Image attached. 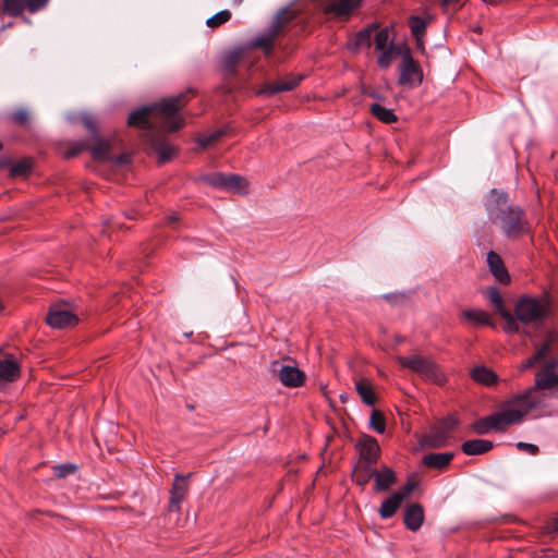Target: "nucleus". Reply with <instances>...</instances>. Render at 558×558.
I'll use <instances>...</instances> for the list:
<instances>
[{
	"mask_svg": "<svg viewBox=\"0 0 558 558\" xmlns=\"http://www.w3.org/2000/svg\"><path fill=\"white\" fill-rule=\"evenodd\" d=\"M192 90L181 93L149 106H143L132 111L128 124L146 131L161 129L167 132H174L183 128L184 120L179 116L180 110L189 100L187 95Z\"/></svg>",
	"mask_w": 558,
	"mask_h": 558,
	"instance_id": "obj_2",
	"label": "nucleus"
},
{
	"mask_svg": "<svg viewBox=\"0 0 558 558\" xmlns=\"http://www.w3.org/2000/svg\"><path fill=\"white\" fill-rule=\"evenodd\" d=\"M548 310L549 307L545 300L523 296L517 302L514 314L520 323L526 325L542 322L546 318Z\"/></svg>",
	"mask_w": 558,
	"mask_h": 558,
	"instance_id": "obj_7",
	"label": "nucleus"
},
{
	"mask_svg": "<svg viewBox=\"0 0 558 558\" xmlns=\"http://www.w3.org/2000/svg\"><path fill=\"white\" fill-rule=\"evenodd\" d=\"M515 447L521 451H526L527 453L535 456L538 453L539 449L534 444H529L524 441L517 442Z\"/></svg>",
	"mask_w": 558,
	"mask_h": 558,
	"instance_id": "obj_49",
	"label": "nucleus"
},
{
	"mask_svg": "<svg viewBox=\"0 0 558 558\" xmlns=\"http://www.w3.org/2000/svg\"><path fill=\"white\" fill-rule=\"evenodd\" d=\"M46 322L52 328L62 329L75 326L78 318L66 305L54 304L50 307Z\"/></svg>",
	"mask_w": 558,
	"mask_h": 558,
	"instance_id": "obj_9",
	"label": "nucleus"
},
{
	"mask_svg": "<svg viewBox=\"0 0 558 558\" xmlns=\"http://www.w3.org/2000/svg\"><path fill=\"white\" fill-rule=\"evenodd\" d=\"M375 472L376 470L369 464L356 463L353 469V482L364 487L375 476Z\"/></svg>",
	"mask_w": 558,
	"mask_h": 558,
	"instance_id": "obj_29",
	"label": "nucleus"
},
{
	"mask_svg": "<svg viewBox=\"0 0 558 558\" xmlns=\"http://www.w3.org/2000/svg\"><path fill=\"white\" fill-rule=\"evenodd\" d=\"M23 20H24V22H25V23H27V24H29V23H31V20H29V19H27V17H23Z\"/></svg>",
	"mask_w": 558,
	"mask_h": 558,
	"instance_id": "obj_56",
	"label": "nucleus"
},
{
	"mask_svg": "<svg viewBox=\"0 0 558 558\" xmlns=\"http://www.w3.org/2000/svg\"><path fill=\"white\" fill-rule=\"evenodd\" d=\"M474 381L485 386L494 385L497 381V375L486 366H476L471 372Z\"/></svg>",
	"mask_w": 558,
	"mask_h": 558,
	"instance_id": "obj_31",
	"label": "nucleus"
},
{
	"mask_svg": "<svg viewBox=\"0 0 558 558\" xmlns=\"http://www.w3.org/2000/svg\"><path fill=\"white\" fill-rule=\"evenodd\" d=\"M459 425L460 420L453 414H448L436 422L429 430L423 435L421 445L433 449L446 447Z\"/></svg>",
	"mask_w": 558,
	"mask_h": 558,
	"instance_id": "obj_4",
	"label": "nucleus"
},
{
	"mask_svg": "<svg viewBox=\"0 0 558 558\" xmlns=\"http://www.w3.org/2000/svg\"><path fill=\"white\" fill-rule=\"evenodd\" d=\"M430 22V17L425 20L418 15H411L409 17V27L413 37L415 38L417 46L423 47V37L425 36L426 28L428 23Z\"/></svg>",
	"mask_w": 558,
	"mask_h": 558,
	"instance_id": "obj_25",
	"label": "nucleus"
},
{
	"mask_svg": "<svg viewBox=\"0 0 558 558\" xmlns=\"http://www.w3.org/2000/svg\"><path fill=\"white\" fill-rule=\"evenodd\" d=\"M247 51L248 50L246 47H238L227 52L223 57L225 69L228 72L233 73L235 71L238 63L245 57Z\"/></svg>",
	"mask_w": 558,
	"mask_h": 558,
	"instance_id": "obj_32",
	"label": "nucleus"
},
{
	"mask_svg": "<svg viewBox=\"0 0 558 558\" xmlns=\"http://www.w3.org/2000/svg\"><path fill=\"white\" fill-rule=\"evenodd\" d=\"M48 2L49 0H3L0 13L21 16L25 9L31 13H36L43 10Z\"/></svg>",
	"mask_w": 558,
	"mask_h": 558,
	"instance_id": "obj_11",
	"label": "nucleus"
},
{
	"mask_svg": "<svg viewBox=\"0 0 558 558\" xmlns=\"http://www.w3.org/2000/svg\"><path fill=\"white\" fill-rule=\"evenodd\" d=\"M355 389L365 404L374 405L376 403L377 398L373 385L368 379L363 378L356 381Z\"/></svg>",
	"mask_w": 558,
	"mask_h": 558,
	"instance_id": "obj_30",
	"label": "nucleus"
},
{
	"mask_svg": "<svg viewBox=\"0 0 558 558\" xmlns=\"http://www.w3.org/2000/svg\"><path fill=\"white\" fill-rule=\"evenodd\" d=\"M485 209L488 219L501 229L507 239L517 240L530 233V222L524 210L510 204L506 192L493 189Z\"/></svg>",
	"mask_w": 558,
	"mask_h": 558,
	"instance_id": "obj_3",
	"label": "nucleus"
},
{
	"mask_svg": "<svg viewBox=\"0 0 558 558\" xmlns=\"http://www.w3.org/2000/svg\"><path fill=\"white\" fill-rule=\"evenodd\" d=\"M498 0H486V3L494 5L497 4Z\"/></svg>",
	"mask_w": 558,
	"mask_h": 558,
	"instance_id": "obj_53",
	"label": "nucleus"
},
{
	"mask_svg": "<svg viewBox=\"0 0 558 558\" xmlns=\"http://www.w3.org/2000/svg\"><path fill=\"white\" fill-rule=\"evenodd\" d=\"M416 486L417 482L413 480H408V482L401 488L395 492V494L400 496L401 499L404 501L414 492Z\"/></svg>",
	"mask_w": 558,
	"mask_h": 558,
	"instance_id": "obj_47",
	"label": "nucleus"
},
{
	"mask_svg": "<svg viewBox=\"0 0 558 558\" xmlns=\"http://www.w3.org/2000/svg\"><path fill=\"white\" fill-rule=\"evenodd\" d=\"M377 31L376 24H371L361 31H359L354 37V39L350 43L351 49H357L360 47L369 48L372 46V36L373 33Z\"/></svg>",
	"mask_w": 558,
	"mask_h": 558,
	"instance_id": "obj_28",
	"label": "nucleus"
},
{
	"mask_svg": "<svg viewBox=\"0 0 558 558\" xmlns=\"http://www.w3.org/2000/svg\"><path fill=\"white\" fill-rule=\"evenodd\" d=\"M118 161H119L120 163H123V162H124V160H123V158H122V157H120Z\"/></svg>",
	"mask_w": 558,
	"mask_h": 558,
	"instance_id": "obj_58",
	"label": "nucleus"
},
{
	"mask_svg": "<svg viewBox=\"0 0 558 558\" xmlns=\"http://www.w3.org/2000/svg\"><path fill=\"white\" fill-rule=\"evenodd\" d=\"M514 411H509L504 405L501 410L497 411L489 416L494 432L504 433L508 426L519 424L520 415Z\"/></svg>",
	"mask_w": 558,
	"mask_h": 558,
	"instance_id": "obj_17",
	"label": "nucleus"
},
{
	"mask_svg": "<svg viewBox=\"0 0 558 558\" xmlns=\"http://www.w3.org/2000/svg\"><path fill=\"white\" fill-rule=\"evenodd\" d=\"M462 317L465 318L468 322L473 324L474 326H490L495 327L493 324L490 316L487 312L483 310H476V308H470L464 310L462 312Z\"/></svg>",
	"mask_w": 558,
	"mask_h": 558,
	"instance_id": "obj_27",
	"label": "nucleus"
},
{
	"mask_svg": "<svg viewBox=\"0 0 558 558\" xmlns=\"http://www.w3.org/2000/svg\"><path fill=\"white\" fill-rule=\"evenodd\" d=\"M362 0H325L324 11L337 19H348Z\"/></svg>",
	"mask_w": 558,
	"mask_h": 558,
	"instance_id": "obj_15",
	"label": "nucleus"
},
{
	"mask_svg": "<svg viewBox=\"0 0 558 558\" xmlns=\"http://www.w3.org/2000/svg\"><path fill=\"white\" fill-rule=\"evenodd\" d=\"M374 490L375 492H387L397 481L396 473L388 466L376 470L374 476Z\"/></svg>",
	"mask_w": 558,
	"mask_h": 558,
	"instance_id": "obj_23",
	"label": "nucleus"
},
{
	"mask_svg": "<svg viewBox=\"0 0 558 558\" xmlns=\"http://www.w3.org/2000/svg\"><path fill=\"white\" fill-rule=\"evenodd\" d=\"M446 2H458L459 0H445Z\"/></svg>",
	"mask_w": 558,
	"mask_h": 558,
	"instance_id": "obj_57",
	"label": "nucleus"
},
{
	"mask_svg": "<svg viewBox=\"0 0 558 558\" xmlns=\"http://www.w3.org/2000/svg\"><path fill=\"white\" fill-rule=\"evenodd\" d=\"M32 170V161L27 158L17 160L11 166L10 172L13 177L27 175Z\"/></svg>",
	"mask_w": 558,
	"mask_h": 558,
	"instance_id": "obj_37",
	"label": "nucleus"
},
{
	"mask_svg": "<svg viewBox=\"0 0 558 558\" xmlns=\"http://www.w3.org/2000/svg\"><path fill=\"white\" fill-rule=\"evenodd\" d=\"M423 82L421 65L413 59L410 50L402 54L398 83L402 86L416 87Z\"/></svg>",
	"mask_w": 558,
	"mask_h": 558,
	"instance_id": "obj_8",
	"label": "nucleus"
},
{
	"mask_svg": "<svg viewBox=\"0 0 558 558\" xmlns=\"http://www.w3.org/2000/svg\"><path fill=\"white\" fill-rule=\"evenodd\" d=\"M500 316L505 319L506 322V326H505V330L507 332H518L519 331V325H518V318L517 316L512 315L509 311H502L500 313Z\"/></svg>",
	"mask_w": 558,
	"mask_h": 558,
	"instance_id": "obj_41",
	"label": "nucleus"
},
{
	"mask_svg": "<svg viewBox=\"0 0 558 558\" xmlns=\"http://www.w3.org/2000/svg\"><path fill=\"white\" fill-rule=\"evenodd\" d=\"M93 144L88 145V151L96 161H110L113 160L111 154V144L109 141L102 138L100 135L92 138Z\"/></svg>",
	"mask_w": 558,
	"mask_h": 558,
	"instance_id": "obj_21",
	"label": "nucleus"
},
{
	"mask_svg": "<svg viewBox=\"0 0 558 558\" xmlns=\"http://www.w3.org/2000/svg\"><path fill=\"white\" fill-rule=\"evenodd\" d=\"M472 429L478 435H486L494 430L488 415L475 421L472 425Z\"/></svg>",
	"mask_w": 558,
	"mask_h": 558,
	"instance_id": "obj_40",
	"label": "nucleus"
},
{
	"mask_svg": "<svg viewBox=\"0 0 558 558\" xmlns=\"http://www.w3.org/2000/svg\"><path fill=\"white\" fill-rule=\"evenodd\" d=\"M11 120L21 126L27 125L29 122V113L26 109H19L11 113Z\"/></svg>",
	"mask_w": 558,
	"mask_h": 558,
	"instance_id": "obj_46",
	"label": "nucleus"
},
{
	"mask_svg": "<svg viewBox=\"0 0 558 558\" xmlns=\"http://www.w3.org/2000/svg\"><path fill=\"white\" fill-rule=\"evenodd\" d=\"M226 134L225 130H217L208 135H205L198 140V145L202 148H207L214 143H216L219 138H221Z\"/></svg>",
	"mask_w": 558,
	"mask_h": 558,
	"instance_id": "obj_42",
	"label": "nucleus"
},
{
	"mask_svg": "<svg viewBox=\"0 0 558 558\" xmlns=\"http://www.w3.org/2000/svg\"><path fill=\"white\" fill-rule=\"evenodd\" d=\"M369 426L378 434H384L386 430V418L379 410H373L369 418Z\"/></svg>",
	"mask_w": 558,
	"mask_h": 558,
	"instance_id": "obj_38",
	"label": "nucleus"
},
{
	"mask_svg": "<svg viewBox=\"0 0 558 558\" xmlns=\"http://www.w3.org/2000/svg\"><path fill=\"white\" fill-rule=\"evenodd\" d=\"M487 265L489 271L499 283L508 284L510 282V276L504 260L496 252L489 251L487 253Z\"/></svg>",
	"mask_w": 558,
	"mask_h": 558,
	"instance_id": "obj_20",
	"label": "nucleus"
},
{
	"mask_svg": "<svg viewBox=\"0 0 558 558\" xmlns=\"http://www.w3.org/2000/svg\"><path fill=\"white\" fill-rule=\"evenodd\" d=\"M190 476L191 473L187 475L177 474L174 476L170 490V500L168 506L169 511L179 512L181 510V504L185 499L189 492L187 480Z\"/></svg>",
	"mask_w": 558,
	"mask_h": 558,
	"instance_id": "obj_13",
	"label": "nucleus"
},
{
	"mask_svg": "<svg viewBox=\"0 0 558 558\" xmlns=\"http://www.w3.org/2000/svg\"><path fill=\"white\" fill-rule=\"evenodd\" d=\"M424 522V509L418 502L407 506L403 514V523L409 531L416 532Z\"/></svg>",
	"mask_w": 558,
	"mask_h": 558,
	"instance_id": "obj_19",
	"label": "nucleus"
},
{
	"mask_svg": "<svg viewBox=\"0 0 558 558\" xmlns=\"http://www.w3.org/2000/svg\"><path fill=\"white\" fill-rule=\"evenodd\" d=\"M396 341H397V343H401V342H403V341H404V338H403V337H398V338L396 339Z\"/></svg>",
	"mask_w": 558,
	"mask_h": 558,
	"instance_id": "obj_55",
	"label": "nucleus"
},
{
	"mask_svg": "<svg viewBox=\"0 0 558 558\" xmlns=\"http://www.w3.org/2000/svg\"><path fill=\"white\" fill-rule=\"evenodd\" d=\"M243 2V0H233V5H240Z\"/></svg>",
	"mask_w": 558,
	"mask_h": 558,
	"instance_id": "obj_54",
	"label": "nucleus"
},
{
	"mask_svg": "<svg viewBox=\"0 0 558 558\" xmlns=\"http://www.w3.org/2000/svg\"><path fill=\"white\" fill-rule=\"evenodd\" d=\"M486 298L494 305L497 313L506 311L500 291L496 287H489L485 292Z\"/></svg>",
	"mask_w": 558,
	"mask_h": 558,
	"instance_id": "obj_36",
	"label": "nucleus"
},
{
	"mask_svg": "<svg viewBox=\"0 0 558 558\" xmlns=\"http://www.w3.org/2000/svg\"><path fill=\"white\" fill-rule=\"evenodd\" d=\"M374 44L377 51L388 48L390 44H395L390 38V31L388 27L381 28L376 33Z\"/></svg>",
	"mask_w": 558,
	"mask_h": 558,
	"instance_id": "obj_35",
	"label": "nucleus"
},
{
	"mask_svg": "<svg viewBox=\"0 0 558 558\" xmlns=\"http://www.w3.org/2000/svg\"><path fill=\"white\" fill-rule=\"evenodd\" d=\"M76 470L77 466L73 463H62L53 466V473L59 478L73 474Z\"/></svg>",
	"mask_w": 558,
	"mask_h": 558,
	"instance_id": "obj_43",
	"label": "nucleus"
},
{
	"mask_svg": "<svg viewBox=\"0 0 558 558\" xmlns=\"http://www.w3.org/2000/svg\"><path fill=\"white\" fill-rule=\"evenodd\" d=\"M231 16L232 14L229 10L219 11L206 21V25L210 28H217L227 23Z\"/></svg>",
	"mask_w": 558,
	"mask_h": 558,
	"instance_id": "obj_39",
	"label": "nucleus"
},
{
	"mask_svg": "<svg viewBox=\"0 0 558 558\" xmlns=\"http://www.w3.org/2000/svg\"><path fill=\"white\" fill-rule=\"evenodd\" d=\"M291 16L287 9L281 10L275 16L271 25L260 35L253 38L245 47L250 49H262L266 56H270L274 51L275 40L282 32L284 25L290 21Z\"/></svg>",
	"mask_w": 558,
	"mask_h": 558,
	"instance_id": "obj_5",
	"label": "nucleus"
},
{
	"mask_svg": "<svg viewBox=\"0 0 558 558\" xmlns=\"http://www.w3.org/2000/svg\"><path fill=\"white\" fill-rule=\"evenodd\" d=\"M397 361L402 367L409 368L424 378L429 379L436 375V365L422 355L398 356Z\"/></svg>",
	"mask_w": 558,
	"mask_h": 558,
	"instance_id": "obj_12",
	"label": "nucleus"
},
{
	"mask_svg": "<svg viewBox=\"0 0 558 558\" xmlns=\"http://www.w3.org/2000/svg\"><path fill=\"white\" fill-rule=\"evenodd\" d=\"M494 448V442L486 439H470L461 445V450L466 456H480Z\"/></svg>",
	"mask_w": 558,
	"mask_h": 558,
	"instance_id": "obj_24",
	"label": "nucleus"
},
{
	"mask_svg": "<svg viewBox=\"0 0 558 558\" xmlns=\"http://www.w3.org/2000/svg\"><path fill=\"white\" fill-rule=\"evenodd\" d=\"M2 148V145L0 144V149Z\"/></svg>",
	"mask_w": 558,
	"mask_h": 558,
	"instance_id": "obj_59",
	"label": "nucleus"
},
{
	"mask_svg": "<svg viewBox=\"0 0 558 558\" xmlns=\"http://www.w3.org/2000/svg\"><path fill=\"white\" fill-rule=\"evenodd\" d=\"M378 51L379 56L377 59V64L381 69H388L391 65L393 59L401 52L400 48L395 44H390L388 48Z\"/></svg>",
	"mask_w": 558,
	"mask_h": 558,
	"instance_id": "obj_34",
	"label": "nucleus"
},
{
	"mask_svg": "<svg viewBox=\"0 0 558 558\" xmlns=\"http://www.w3.org/2000/svg\"><path fill=\"white\" fill-rule=\"evenodd\" d=\"M548 531L558 533V515L549 523Z\"/></svg>",
	"mask_w": 558,
	"mask_h": 558,
	"instance_id": "obj_50",
	"label": "nucleus"
},
{
	"mask_svg": "<svg viewBox=\"0 0 558 558\" xmlns=\"http://www.w3.org/2000/svg\"><path fill=\"white\" fill-rule=\"evenodd\" d=\"M20 375V364L12 355L0 360V389L9 383L15 381Z\"/></svg>",
	"mask_w": 558,
	"mask_h": 558,
	"instance_id": "obj_18",
	"label": "nucleus"
},
{
	"mask_svg": "<svg viewBox=\"0 0 558 558\" xmlns=\"http://www.w3.org/2000/svg\"><path fill=\"white\" fill-rule=\"evenodd\" d=\"M453 458V452H433L425 454L422 459V463L428 469L442 471L449 466Z\"/></svg>",
	"mask_w": 558,
	"mask_h": 558,
	"instance_id": "obj_22",
	"label": "nucleus"
},
{
	"mask_svg": "<svg viewBox=\"0 0 558 558\" xmlns=\"http://www.w3.org/2000/svg\"><path fill=\"white\" fill-rule=\"evenodd\" d=\"M536 365L542 368L535 374V386L522 393H517L507 399L502 405L509 411L519 413V424L534 409L542 405L543 398L537 390H551L553 396L558 398V333L549 332L544 343L536 352L526 359L521 369H527Z\"/></svg>",
	"mask_w": 558,
	"mask_h": 558,
	"instance_id": "obj_1",
	"label": "nucleus"
},
{
	"mask_svg": "<svg viewBox=\"0 0 558 558\" xmlns=\"http://www.w3.org/2000/svg\"><path fill=\"white\" fill-rule=\"evenodd\" d=\"M178 219H179V217H178L175 214H172V215L168 216V218H167L168 223H173V222H175Z\"/></svg>",
	"mask_w": 558,
	"mask_h": 558,
	"instance_id": "obj_52",
	"label": "nucleus"
},
{
	"mask_svg": "<svg viewBox=\"0 0 558 558\" xmlns=\"http://www.w3.org/2000/svg\"><path fill=\"white\" fill-rule=\"evenodd\" d=\"M83 121V124L84 126L87 129V131L89 132L90 134V137L94 138L96 137L97 135H99L98 133V129H97V124H96V121L94 119L93 116L90 114H85L82 119Z\"/></svg>",
	"mask_w": 558,
	"mask_h": 558,
	"instance_id": "obj_48",
	"label": "nucleus"
},
{
	"mask_svg": "<svg viewBox=\"0 0 558 558\" xmlns=\"http://www.w3.org/2000/svg\"><path fill=\"white\" fill-rule=\"evenodd\" d=\"M402 502L403 500L401 499V497L392 493L388 498H386L381 502L378 509L379 517L384 520L390 519L397 513Z\"/></svg>",
	"mask_w": 558,
	"mask_h": 558,
	"instance_id": "obj_26",
	"label": "nucleus"
},
{
	"mask_svg": "<svg viewBox=\"0 0 558 558\" xmlns=\"http://www.w3.org/2000/svg\"><path fill=\"white\" fill-rule=\"evenodd\" d=\"M359 453L356 463L376 464L380 456V447L377 439L369 435H363L355 444Z\"/></svg>",
	"mask_w": 558,
	"mask_h": 558,
	"instance_id": "obj_10",
	"label": "nucleus"
},
{
	"mask_svg": "<svg viewBox=\"0 0 558 558\" xmlns=\"http://www.w3.org/2000/svg\"><path fill=\"white\" fill-rule=\"evenodd\" d=\"M199 180L207 185L226 191L245 195L248 192V184L244 177L234 173H207L199 177Z\"/></svg>",
	"mask_w": 558,
	"mask_h": 558,
	"instance_id": "obj_6",
	"label": "nucleus"
},
{
	"mask_svg": "<svg viewBox=\"0 0 558 558\" xmlns=\"http://www.w3.org/2000/svg\"><path fill=\"white\" fill-rule=\"evenodd\" d=\"M278 362L272 364L274 372L278 373L279 380L286 387L298 388L301 387L305 381V374L296 366L292 365H280Z\"/></svg>",
	"mask_w": 558,
	"mask_h": 558,
	"instance_id": "obj_14",
	"label": "nucleus"
},
{
	"mask_svg": "<svg viewBox=\"0 0 558 558\" xmlns=\"http://www.w3.org/2000/svg\"><path fill=\"white\" fill-rule=\"evenodd\" d=\"M369 111L376 119L386 124H391L398 120L397 116L391 109H388L379 104H372Z\"/></svg>",
	"mask_w": 558,
	"mask_h": 558,
	"instance_id": "obj_33",
	"label": "nucleus"
},
{
	"mask_svg": "<svg viewBox=\"0 0 558 558\" xmlns=\"http://www.w3.org/2000/svg\"><path fill=\"white\" fill-rule=\"evenodd\" d=\"M544 558H558V551L555 550H547Z\"/></svg>",
	"mask_w": 558,
	"mask_h": 558,
	"instance_id": "obj_51",
	"label": "nucleus"
},
{
	"mask_svg": "<svg viewBox=\"0 0 558 558\" xmlns=\"http://www.w3.org/2000/svg\"><path fill=\"white\" fill-rule=\"evenodd\" d=\"M85 150H88V144L85 141L74 142L65 151V158H73Z\"/></svg>",
	"mask_w": 558,
	"mask_h": 558,
	"instance_id": "obj_44",
	"label": "nucleus"
},
{
	"mask_svg": "<svg viewBox=\"0 0 558 558\" xmlns=\"http://www.w3.org/2000/svg\"><path fill=\"white\" fill-rule=\"evenodd\" d=\"M302 81V76H290L280 82L267 83L263 85L258 90V96H274L281 92L293 90Z\"/></svg>",
	"mask_w": 558,
	"mask_h": 558,
	"instance_id": "obj_16",
	"label": "nucleus"
},
{
	"mask_svg": "<svg viewBox=\"0 0 558 558\" xmlns=\"http://www.w3.org/2000/svg\"><path fill=\"white\" fill-rule=\"evenodd\" d=\"M156 150L158 153L159 162L161 163L169 161L174 155L173 147L161 143L157 145Z\"/></svg>",
	"mask_w": 558,
	"mask_h": 558,
	"instance_id": "obj_45",
	"label": "nucleus"
}]
</instances>
